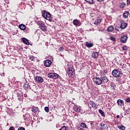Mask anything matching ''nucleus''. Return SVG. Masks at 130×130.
<instances>
[{
  "label": "nucleus",
  "instance_id": "f257e3e1",
  "mask_svg": "<svg viewBox=\"0 0 130 130\" xmlns=\"http://www.w3.org/2000/svg\"><path fill=\"white\" fill-rule=\"evenodd\" d=\"M42 16L46 20L49 21V22L52 21V16H51V14L50 13L46 11V10H43L42 11Z\"/></svg>",
  "mask_w": 130,
  "mask_h": 130
},
{
  "label": "nucleus",
  "instance_id": "f03ea898",
  "mask_svg": "<svg viewBox=\"0 0 130 130\" xmlns=\"http://www.w3.org/2000/svg\"><path fill=\"white\" fill-rule=\"evenodd\" d=\"M119 69H114L112 72V75L113 76L114 78H120L122 77V72L121 71H119Z\"/></svg>",
  "mask_w": 130,
  "mask_h": 130
},
{
  "label": "nucleus",
  "instance_id": "7ed1b4c3",
  "mask_svg": "<svg viewBox=\"0 0 130 130\" xmlns=\"http://www.w3.org/2000/svg\"><path fill=\"white\" fill-rule=\"evenodd\" d=\"M39 28L42 30V31H43V32H46L47 31V27H46L44 22H41L40 23Z\"/></svg>",
  "mask_w": 130,
  "mask_h": 130
},
{
  "label": "nucleus",
  "instance_id": "20e7f679",
  "mask_svg": "<svg viewBox=\"0 0 130 130\" xmlns=\"http://www.w3.org/2000/svg\"><path fill=\"white\" fill-rule=\"evenodd\" d=\"M48 77L51 78V79L55 80L58 78V74L56 73H49L48 74Z\"/></svg>",
  "mask_w": 130,
  "mask_h": 130
},
{
  "label": "nucleus",
  "instance_id": "39448f33",
  "mask_svg": "<svg viewBox=\"0 0 130 130\" xmlns=\"http://www.w3.org/2000/svg\"><path fill=\"white\" fill-rule=\"evenodd\" d=\"M75 70L73 68H69L68 69V74L69 77H73L75 75Z\"/></svg>",
  "mask_w": 130,
  "mask_h": 130
},
{
  "label": "nucleus",
  "instance_id": "423d86ee",
  "mask_svg": "<svg viewBox=\"0 0 130 130\" xmlns=\"http://www.w3.org/2000/svg\"><path fill=\"white\" fill-rule=\"evenodd\" d=\"M35 81H37V83L41 84V83H43V78L40 76H37L34 78Z\"/></svg>",
  "mask_w": 130,
  "mask_h": 130
},
{
  "label": "nucleus",
  "instance_id": "0eeeda50",
  "mask_svg": "<svg viewBox=\"0 0 130 130\" xmlns=\"http://www.w3.org/2000/svg\"><path fill=\"white\" fill-rule=\"evenodd\" d=\"M127 38H128V37L125 35L122 36L120 38V42H121V43H126Z\"/></svg>",
  "mask_w": 130,
  "mask_h": 130
},
{
  "label": "nucleus",
  "instance_id": "6e6552de",
  "mask_svg": "<svg viewBox=\"0 0 130 130\" xmlns=\"http://www.w3.org/2000/svg\"><path fill=\"white\" fill-rule=\"evenodd\" d=\"M117 103L118 106H120V107H122L124 106V102H123L122 100H118L117 101Z\"/></svg>",
  "mask_w": 130,
  "mask_h": 130
},
{
  "label": "nucleus",
  "instance_id": "1a4fd4ad",
  "mask_svg": "<svg viewBox=\"0 0 130 130\" xmlns=\"http://www.w3.org/2000/svg\"><path fill=\"white\" fill-rule=\"evenodd\" d=\"M31 111H32V112H34V113H35L36 114V113L39 112V109L38 108V107L32 106L31 107Z\"/></svg>",
  "mask_w": 130,
  "mask_h": 130
},
{
  "label": "nucleus",
  "instance_id": "9d476101",
  "mask_svg": "<svg viewBox=\"0 0 130 130\" xmlns=\"http://www.w3.org/2000/svg\"><path fill=\"white\" fill-rule=\"evenodd\" d=\"M22 41L23 43H24V44H26V45H30V43L29 42V41L25 38H22Z\"/></svg>",
  "mask_w": 130,
  "mask_h": 130
},
{
  "label": "nucleus",
  "instance_id": "9b49d317",
  "mask_svg": "<svg viewBox=\"0 0 130 130\" xmlns=\"http://www.w3.org/2000/svg\"><path fill=\"white\" fill-rule=\"evenodd\" d=\"M44 66L47 68L49 67L50 66H51V61H50V60H46L44 63Z\"/></svg>",
  "mask_w": 130,
  "mask_h": 130
},
{
  "label": "nucleus",
  "instance_id": "f8f14e48",
  "mask_svg": "<svg viewBox=\"0 0 130 130\" xmlns=\"http://www.w3.org/2000/svg\"><path fill=\"white\" fill-rule=\"evenodd\" d=\"M30 114H26L25 115H23V119L25 121H27L28 120H30Z\"/></svg>",
  "mask_w": 130,
  "mask_h": 130
},
{
  "label": "nucleus",
  "instance_id": "ddd939ff",
  "mask_svg": "<svg viewBox=\"0 0 130 130\" xmlns=\"http://www.w3.org/2000/svg\"><path fill=\"white\" fill-rule=\"evenodd\" d=\"M99 127L101 130H105L106 128V125L104 123H101L99 124Z\"/></svg>",
  "mask_w": 130,
  "mask_h": 130
},
{
  "label": "nucleus",
  "instance_id": "4468645a",
  "mask_svg": "<svg viewBox=\"0 0 130 130\" xmlns=\"http://www.w3.org/2000/svg\"><path fill=\"white\" fill-rule=\"evenodd\" d=\"M23 88L25 90H28V89H31V86L29 85V83H25L24 84Z\"/></svg>",
  "mask_w": 130,
  "mask_h": 130
},
{
  "label": "nucleus",
  "instance_id": "2eb2a0df",
  "mask_svg": "<svg viewBox=\"0 0 130 130\" xmlns=\"http://www.w3.org/2000/svg\"><path fill=\"white\" fill-rule=\"evenodd\" d=\"M128 15H129V12L128 11H124L123 14V18H124V19H127Z\"/></svg>",
  "mask_w": 130,
  "mask_h": 130
},
{
  "label": "nucleus",
  "instance_id": "dca6fc26",
  "mask_svg": "<svg viewBox=\"0 0 130 130\" xmlns=\"http://www.w3.org/2000/svg\"><path fill=\"white\" fill-rule=\"evenodd\" d=\"M93 45L94 44L92 43H89L88 42H85V46L88 48H90V47H93Z\"/></svg>",
  "mask_w": 130,
  "mask_h": 130
},
{
  "label": "nucleus",
  "instance_id": "f3484780",
  "mask_svg": "<svg viewBox=\"0 0 130 130\" xmlns=\"http://www.w3.org/2000/svg\"><path fill=\"white\" fill-rule=\"evenodd\" d=\"M127 26V23H125V22H123L121 24L120 27H121V29H125V28H126V27Z\"/></svg>",
  "mask_w": 130,
  "mask_h": 130
},
{
  "label": "nucleus",
  "instance_id": "a211bd4d",
  "mask_svg": "<svg viewBox=\"0 0 130 130\" xmlns=\"http://www.w3.org/2000/svg\"><path fill=\"white\" fill-rule=\"evenodd\" d=\"M18 27L19 29H20V30H25L26 29V25H25V24H19Z\"/></svg>",
  "mask_w": 130,
  "mask_h": 130
},
{
  "label": "nucleus",
  "instance_id": "6ab92c4d",
  "mask_svg": "<svg viewBox=\"0 0 130 130\" xmlns=\"http://www.w3.org/2000/svg\"><path fill=\"white\" fill-rule=\"evenodd\" d=\"M73 109L74 111L76 112H81V108L78 106H75L73 107Z\"/></svg>",
  "mask_w": 130,
  "mask_h": 130
},
{
  "label": "nucleus",
  "instance_id": "aec40b11",
  "mask_svg": "<svg viewBox=\"0 0 130 130\" xmlns=\"http://www.w3.org/2000/svg\"><path fill=\"white\" fill-rule=\"evenodd\" d=\"M113 30H114V27L112 25H110L107 28L108 32H113Z\"/></svg>",
  "mask_w": 130,
  "mask_h": 130
},
{
  "label": "nucleus",
  "instance_id": "412c9836",
  "mask_svg": "<svg viewBox=\"0 0 130 130\" xmlns=\"http://www.w3.org/2000/svg\"><path fill=\"white\" fill-rule=\"evenodd\" d=\"M17 98L18 99V100H19V101H21V100H22V99H23V95L22 94H21V93H18L17 94Z\"/></svg>",
  "mask_w": 130,
  "mask_h": 130
},
{
  "label": "nucleus",
  "instance_id": "4be33fe9",
  "mask_svg": "<svg viewBox=\"0 0 130 130\" xmlns=\"http://www.w3.org/2000/svg\"><path fill=\"white\" fill-rule=\"evenodd\" d=\"M101 79H102L103 82H104V83H107V82H108V79H107V77H106L101 76Z\"/></svg>",
  "mask_w": 130,
  "mask_h": 130
},
{
  "label": "nucleus",
  "instance_id": "5701e85b",
  "mask_svg": "<svg viewBox=\"0 0 130 130\" xmlns=\"http://www.w3.org/2000/svg\"><path fill=\"white\" fill-rule=\"evenodd\" d=\"M92 56L94 58H97L98 57V53L97 52H93L92 53Z\"/></svg>",
  "mask_w": 130,
  "mask_h": 130
},
{
  "label": "nucleus",
  "instance_id": "b1692460",
  "mask_svg": "<svg viewBox=\"0 0 130 130\" xmlns=\"http://www.w3.org/2000/svg\"><path fill=\"white\" fill-rule=\"evenodd\" d=\"M73 23L75 26H77V25H79V24H80V21H79L78 19H74L73 21Z\"/></svg>",
  "mask_w": 130,
  "mask_h": 130
},
{
  "label": "nucleus",
  "instance_id": "393cba45",
  "mask_svg": "<svg viewBox=\"0 0 130 130\" xmlns=\"http://www.w3.org/2000/svg\"><path fill=\"white\" fill-rule=\"evenodd\" d=\"M110 86L111 88H112L113 90H115V89H116V85H115V84H114V83H111Z\"/></svg>",
  "mask_w": 130,
  "mask_h": 130
},
{
  "label": "nucleus",
  "instance_id": "a878e982",
  "mask_svg": "<svg viewBox=\"0 0 130 130\" xmlns=\"http://www.w3.org/2000/svg\"><path fill=\"white\" fill-rule=\"evenodd\" d=\"M99 113H100L101 115L103 116V117H105V113L101 109L99 110Z\"/></svg>",
  "mask_w": 130,
  "mask_h": 130
},
{
  "label": "nucleus",
  "instance_id": "bb28decb",
  "mask_svg": "<svg viewBox=\"0 0 130 130\" xmlns=\"http://www.w3.org/2000/svg\"><path fill=\"white\" fill-rule=\"evenodd\" d=\"M119 129L120 130H125V127H124V126H123V125L121 124L118 125V126Z\"/></svg>",
  "mask_w": 130,
  "mask_h": 130
},
{
  "label": "nucleus",
  "instance_id": "cd10ccee",
  "mask_svg": "<svg viewBox=\"0 0 130 130\" xmlns=\"http://www.w3.org/2000/svg\"><path fill=\"white\" fill-rule=\"evenodd\" d=\"M93 82H94L96 85H98V77L97 76L93 77Z\"/></svg>",
  "mask_w": 130,
  "mask_h": 130
},
{
  "label": "nucleus",
  "instance_id": "c85d7f7f",
  "mask_svg": "<svg viewBox=\"0 0 130 130\" xmlns=\"http://www.w3.org/2000/svg\"><path fill=\"white\" fill-rule=\"evenodd\" d=\"M115 29L116 31H117L118 32H119V31H121L122 30L120 26H115Z\"/></svg>",
  "mask_w": 130,
  "mask_h": 130
},
{
  "label": "nucleus",
  "instance_id": "c756f323",
  "mask_svg": "<svg viewBox=\"0 0 130 130\" xmlns=\"http://www.w3.org/2000/svg\"><path fill=\"white\" fill-rule=\"evenodd\" d=\"M92 107L94 109H97L98 106L96 105L95 103H94L93 102H92Z\"/></svg>",
  "mask_w": 130,
  "mask_h": 130
},
{
  "label": "nucleus",
  "instance_id": "7c9ffc66",
  "mask_svg": "<svg viewBox=\"0 0 130 130\" xmlns=\"http://www.w3.org/2000/svg\"><path fill=\"white\" fill-rule=\"evenodd\" d=\"M80 126L83 128H86V127H87V125L84 123H81Z\"/></svg>",
  "mask_w": 130,
  "mask_h": 130
},
{
  "label": "nucleus",
  "instance_id": "2f4dec72",
  "mask_svg": "<svg viewBox=\"0 0 130 130\" xmlns=\"http://www.w3.org/2000/svg\"><path fill=\"white\" fill-rule=\"evenodd\" d=\"M120 8L121 9H124L125 8V4L122 3L120 5Z\"/></svg>",
  "mask_w": 130,
  "mask_h": 130
},
{
  "label": "nucleus",
  "instance_id": "473e14b6",
  "mask_svg": "<svg viewBox=\"0 0 130 130\" xmlns=\"http://www.w3.org/2000/svg\"><path fill=\"white\" fill-rule=\"evenodd\" d=\"M116 82L118 83V84H120V83H121V78H117Z\"/></svg>",
  "mask_w": 130,
  "mask_h": 130
},
{
  "label": "nucleus",
  "instance_id": "72a5a7b5",
  "mask_svg": "<svg viewBox=\"0 0 130 130\" xmlns=\"http://www.w3.org/2000/svg\"><path fill=\"white\" fill-rule=\"evenodd\" d=\"M109 39H110V40H111L112 41H116V40L114 37H110Z\"/></svg>",
  "mask_w": 130,
  "mask_h": 130
},
{
  "label": "nucleus",
  "instance_id": "f704fd0d",
  "mask_svg": "<svg viewBox=\"0 0 130 130\" xmlns=\"http://www.w3.org/2000/svg\"><path fill=\"white\" fill-rule=\"evenodd\" d=\"M98 85H101L102 84V79H101L100 78H98Z\"/></svg>",
  "mask_w": 130,
  "mask_h": 130
},
{
  "label": "nucleus",
  "instance_id": "c9c22d12",
  "mask_svg": "<svg viewBox=\"0 0 130 130\" xmlns=\"http://www.w3.org/2000/svg\"><path fill=\"white\" fill-rule=\"evenodd\" d=\"M44 109L46 112H49V108H48V107H45Z\"/></svg>",
  "mask_w": 130,
  "mask_h": 130
},
{
  "label": "nucleus",
  "instance_id": "e433bc0d",
  "mask_svg": "<svg viewBox=\"0 0 130 130\" xmlns=\"http://www.w3.org/2000/svg\"><path fill=\"white\" fill-rule=\"evenodd\" d=\"M85 2L88 3V4H93V0H85Z\"/></svg>",
  "mask_w": 130,
  "mask_h": 130
},
{
  "label": "nucleus",
  "instance_id": "4c0bfd02",
  "mask_svg": "<svg viewBox=\"0 0 130 130\" xmlns=\"http://www.w3.org/2000/svg\"><path fill=\"white\" fill-rule=\"evenodd\" d=\"M92 102H90L89 104H88V107H89V108H92Z\"/></svg>",
  "mask_w": 130,
  "mask_h": 130
},
{
  "label": "nucleus",
  "instance_id": "58836bf2",
  "mask_svg": "<svg viewBox=\"0 0 130 130\" xmlns=\"http://www.w3.org/2000/svg\"><path fill=\"white\" fill-rule=\"evenodd\" d=\"M125 102H127V103H129V102H130V98L129 97L125 99Z\"/></svg>",
  "mask_w": 130,
  "mask_h": 130
},
{
  "label": "nucleus",
  "instance_id": "ea45409f",
  "mask_svg": "<svg viewBox=\"0 0 130 130\" xmlns=\"http://www.w3.org/2000/svg\"><path fill=\"white\" fill-rule=\"evenodd\" d=\"M29 30H30L29 28L26 27L25 30V33H29Z\"/></svg>",
  "mask_w": 130,
  "mask_h": 130
},
{
  "label": "nucleus",
  "instance_id": "a19ab883",
  "mask_svg": "<svg viewBox=\"0 0 130 130\" xmlns=\"http://www.w3.org/2000/svg\"><path fill=\"white\" fill-rule=\"evenodd\" d=\"M59 51H61V52L63 51V47H60L59 49Z\"/></svg>",
  "mask_w": 130,
  "mask_h": 130
},
{
  "label": "nucleus",
  "instance_id": "79ce46f5",
  "mask_svg": "<svg viewBox=\"0 0 130 130\" xmlns=\"http://www.w3.org/2000/svg\"><path fill=\"white\" fill-rule=\"evenodd\" d=\"M18 130H25V128L23 127H20L18 129Z\"/></svg>",
  "mask_w": 130,
  "mask_h": 130
},
{
  "label": "nucleus",
  "instance_id": "37998d69",
  "mask_svg": "<svg viewBox=\"0 0 130 130\" xmlns=\"http://www.w3.org/2000/svg\"><path fill=\"white\" fill-rule=\"evenodd\" d=\"M102 19H98V24H100V23H101V22L102 21Z\"/></svg>",
  "mask_w": 130,
  "mask_h": 130
},
{
  "label": "nucleus",
  "instance_id": "c03bdc74",
  "mask_svg": "<svg viewBox=\"0 0 130 130\" xmlns=\"http://www.w3.org/2000/svg\"><path fill=\"white\" fill-rule=\"evenodd\" d=\"M29 58L31 60H34V57L33 56H30Z\"/></svg>",
  "mask_w": 130,
  "mask_h": 130
},
{
  "label": "nucleus",
  "instance_id": "a18cd8bd",
  "mask_svg": "<svg viewBox=\"0 0 130 130\" xmlns=\"http://www.w3.org/2000/svg\"><path fill=\"white\" fill-rule=\"evenodd\" d=\"M9 130H15V127H14V126H11L9 128Z\"/></svg>",
  "mask_w": 130,
  "mask_h": 130
},
{
  "label": "nucleus",
  "instance_id": "49530a36",
  "mask_svg": "<svg viewBox=\"0 0 130 130\" xmlns=\"http://www.w3.org/2000/svg\"><path fill=\"white\" fill-rule=\"evenodd\" d=\"M23 97H24L25 98H27V97H28V95L26 94H22Z\"/></svg>",
  "mask_w": 130,
  "mask_h": 130
},
{
  "label": "nucleus",
  "instance_id": "de8ad7c7",
  "mask_svg": "<svg viewBox=\"0 0 130 130\" xmlns=\"http://www.w3.org/2000/svg\"><path fill=\"white\" fill-rule=\"evenodd\" d=\"M123 50H127V47H126V46H124L123 47Z\"/></svg>",
  "mask_w": 130,
  "mask_h": 130
},
{
  "label": "nucleus",
  "instance_id": "09e8293b",
  "mask_svg": "<svg viewBox=\"0 0 130 130\" xmlns=\"http://www.w3.org/2000/svg\"><path fill=\"white\" fill-rule=\"evenodd\" d=\"M94 24L97 26V25H98V21L94 22Z\"/></svg>",
  "mask_w": 130,
  "mask_h": 130
},
{
  "label": "nucleus",
  "instance_id": "8fccbe9b",
  "mask_svg": "<svg viewBox=\"0 0 130 130\" xmlns=\"http://www.w3.org/2000/svg\"><path fill=\"white\" fill-rule=\"evenodd\" d=\"M127 5H130V0H127Z\"/></svg>",
  "mask_w": 130,
  "mask_h": 130
},
{
  "label": "nucleus",
  "instance_id": "3c124183",
  "mask_svg": "<svg viewBox=\"0 0 130 130\" xmlns=\"http://www.w3.org/2000/svg\"><path fill=\"white\" fill-rule=\"evenodd\" d=\"M98 2H104V0H98Z\"/></svg>",
  "mask_w": 130,
  "mask_h": 130
},
{
  "label": "nucleus",
  "instance_id": "603ef678",
  "mask_svg": "<svg viewBox=\"0 0 130 130\" xmlns=\"http://www.w3.org/2000/svg\"><path fill=\"white\" fill-rule=\"evenodd\" d=\"M103 30H104V28L103 27L102 28V29L100 30V31H103Z\"/></svg>",
  "mask_w": 130,
  "mask_h": 130
},
{
  "label": "nucleus",
  "instance_id": "864d4df0",
  "mask_svg": "<svg viewBox=\"0 0 130 130\" xmlns=\"http://www.w3.org/2000/svg\"><path fill=\"white\" fill-rule=\"evenodd\" d=\"M119 118V115H117V118Z\"/></svg>",
  "mask_w": 130,
  "mask_h": 130
},
{
  "label": "nucleus",
  "instance_id": "5fc2aeb1",
  "mask_svg": "<svg viewBox=\"0 0 130 130\" xmlns=\"http://www.w3.org/2000/svg\"><path fill=\"white\" fill-rule=\"evenodd\" d=\"M120 66H121V67H122V65H121V64H120Z\"/></svg>",
  "mask_w": 130,
  "mask_h": 130
},
{
  "label": "nucleus",
  "instance_id": "6e6d98bb",
  "mask_svg": "<svg viewBox=\"0 0 130 130\" xmlns=\"http://www.w3.org/2000/svg\"><path fill=\"white\" fill-rule=\"evenodd\" d=\"M61 56H62V55H60Z\"/></svg>",
  "mask_w": 130,
  "mask_h": 130
},
{
  "label": "nucleus",
  "instance_id": "4d7b16f0",
  "mask_svg": "<svg viewBox=\"0 0 130 130\" xmlns=\"http://www.w3.org/2000/svg\"><path fill=\"white\" fill-rule=\"evenodd\" d=\"M1 76H3V74H1Z\"/></svg>",
  "mask_w": 130,
  "mask_h": 130
},
{
  "label": "nucleus",
  "instance_id": "13d9d810",
  "mask_svg": "<svg viewBox=\"0 0 130 130\" xmlns=\"http://www.w3.org/2000/svg\"><path fill=\"white\" fill-rule=\"evenodd\" d=\"M1 76H3V74H1Z\"/></svg>",
  "mask_w": 130,
  "mask_h": 130
}]
</instances>
